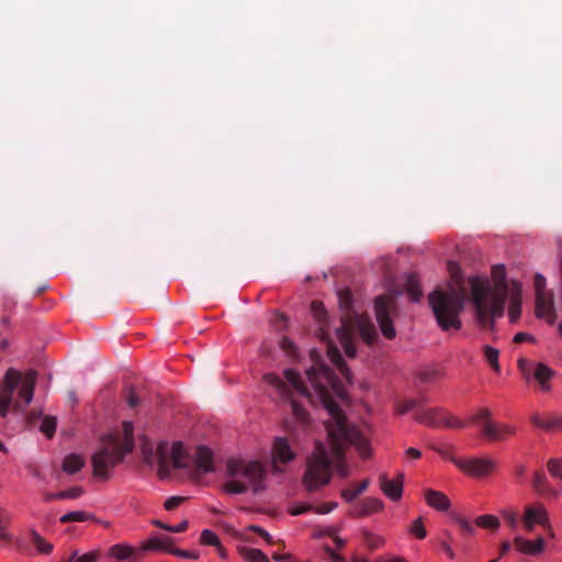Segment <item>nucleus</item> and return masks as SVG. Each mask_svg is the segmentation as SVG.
Segmentation results:
<instances>
[{"instance_id": "f257e3e1", "label": "nucleus", "mask_w": 562, "mask_h": 562, "mask_svg": "<svg viewBox=\"0 0 562 562\" xmlns=\"http://www.w3.org/2000/svg\"><path fill=\"white\" fill-rule=\"evenodd\" d=\"M321 378L327 380L331 386V392H329L318 382V409H323L322 415L318 414V419L322 418L326 442L331 456L318 441V486L329 483L333 471H336L340 477L349 475L345 463V451L349 446H353L362 458H367L371 453L368 440L348 419L344 411V406L350 404L348 392L318 355V380Z\"/></svg>"}, {"instance_id": "f03ea898", "label": "nucleus", "mask_w": 562, "mask_h": 562, "mask_svg": "<svg viewBox=\"0 0 562 562\" xmlns=\"http://www.w3.org/2000/svg\"><path fill=\"white\" fill-rule=\"evenodd\" d=\"M492 277L494 288H491L487 281L477 277L469 279L476 318L483 327H493L494 317L503 315L505 302L509 293L504 266L493 267Z\"/></svg>"}, {"instance_id": "7ed1b4c3", "label": "nucleus", "mask_w": 562, "mask_h": 562, "mask_svg": "<svg viewBox=\"0 0 562 562\" xmlns=\"http://www.w3.org/2000/svg\"><path fill=\"white\" fill-rule=\"evenodd\" d=\"M448 267L452 274V283L449 284L448 289L435 290L428 296L437 323L443 330L461 328L460 313L468 300L467 288L462 278L458 274V265L450 261Z\"/></svg>"}, {"instance_id": "20e7f679", "label": "nucleus", "mask_w": 562, "mask_h": 562, "mask_svg": "<svg viewBox=\"0 0 562 562\" xmlns=\"http://www.w3.org/2000/svg\"><path fill=\"white\" fill-rule=\"evenodd\" d=\"M134 448L133 424L123 423V431L102 437L98 450L92 456L93 474L102 480L121 463Z\"/></svg>"}, {"instance_id": "39448f33", "label": "nucleus", "mask_w": 562, "mask_h": 562, "mask_svg": "<svg viewBox=\"0 0 562 562\" xmlns=\"http://www.w3.org/2000/svg\"><path fill=\"white\" fill-rule=\"evenodd\" d=\"M37 372L29 370L21 374L18 370H7L0 385V416L7 417L10 407L15 413H23L32 402L36 384Z\"/></svg>"}, {"instance_id": "423d86ee", "label": "nucleus", "mask_w": 562, "mask_h": 562, "mask_svg": "<svg viewBox=\"0 0 562 562\" xmlns=\"http://www.w3.org/2000/svg\"><path fill=\"white\" fill-rule=\"evenodd\" d=\"M284 378L278 374L268 373L265 381L273 386L279 395L290 402L293 415L303 424L308 422V413L305 409V403L314 405L312 392L308 390L304 378L294 369H286Z\"/></svg>"}, {"instance_id": "0eeeda50", "label": "nucleus", "mask_w": 562, "mask_h": 562, "mask_svg": "<svg viewBox=\"0 0 562 562\" xmlns=\"http://www.w3.org/2000/svg\"><path fill=\"white\" fill-rule=\"evenodd\" d=\"M226 469L229 480L224 484V490L227 493L243 494L249 486H252L255 493L263 488L266 472L259 462L232 459Z\"/></svg>"}, {"instance_id": "6e6552de", "label": "nucleus", "mask_w": 562, "mask_h": 562, "mask_svg": "<svg viewBox=\"0 0 562 562\" xmlns=\"http://www.w3.org/2000/svg\"><path fill=\"white\" fill-rule=\"evenodd\" d=\"M415 419L429 427L463 428L465 426L462 420L441 407L420 408L415 413Z\"/></svg>"}, {"instance_id": "1a4fd4ad", "label": "nucleus", "mask_w": 562, "mask_h": 562, "mask_svg": "<svg viewBox=\"0 0 562 562\" xmlns=\"http://www.w3.org/2000/svg\"><path fill=\"white\" fill-rule=\"evenodd\" d=\"M140 451L144 462L149 465H153L155 462L158 463V474L161 479L169 476V443L167 441H161L154 448L150 441L144 440L140 446Z\"/></svg>"}, {"instance_id": "9d476101", "label": "nucleus", "mask_w": 562, "mask_h": 562, "mask_svg": "<svg viewBox=\"0 0 562 562\" xmlns=\"http://www.w3.org/2000/svg\"><path fill=\"white\" fill-rule=\"evenodd\" d=\"M395 308V299L390 295H380L374 300V312L383 336L393 339L396 335L391 314Z\"/></svg>"}, {"instance_id": "9b49d317", "label": "nucleus", "mask_w": 562, "mask_h": 562, "mask_svg": "<svg viewBox=\"0 0 562 562\" xmlns=\"http://www.w3.org/2000/svg\"><path fill=\"white\" fill-rule=\"evenodd\" d=\"M318 340H324L326 345V353L331 363L337 368L341 376L351 382V371L345 362V359L339 350V348L331 344L330 341L325 340V334L323 328L319 327L322 323L323 315L325 314V308L321 302H318Z\"/></svg>"}, {"instance_id": "f8f14e48", "label": "nucleus", "mask_w": 562, "mask_h": 562, "mask_svg": "<svg viewBox=\"0 0 562 562\" xmlns=\"http://www.w3.org/2000/svg\"><path fill=\"white\" fill-rule=\"evenodd\" d=\"M346 541L337 535L335 527L318 526V547H321L331 562H344L345 559L335 552L345 546Z\"/></svg>"}, {"instance_id": "ddd939ff", "label": "nucleus", "mask_w": 562, "mask_h": 562, "mask_svg": "<svg viewBox=\"0 0 562 562\" xmlns=\"http://www.w3.org/2000/svg\"><path fill=\"white\" fill-rule=\"evenodd\" d=\"M453 463L469 475L481 477L495 471L497 463L491 458L453 459Z\"/></svg>"}, {"instance_id": "4468645a", "label": "nucleus", "mask_w": 562, "mask_h": 562, "mask_svg": "<svg viewBox=\"0 0 562 562\" xmlns=\"http://www.w3.org/2000/svg\"><path fill=\"white\" fill-rule=\"evenodd\" d=\"M522 525L527 531L533 530L536 525L550 528L549 515L542 504L527 506L522 516Z\"/></svg>"}, {"instance_id": "2eb2a0df", "label": "nucleus", "mask_w": 562, "mask_h": 562, "mask_svg": "<svg viewBox=\"0 0 562 562\" xmlns=\"http://www.w3.org/2000/svg\"><path fill=\"white\" fill-rule=\"evenodd\" d=\"M482 434L488 440L504 441L516 434V428L509 424L487 420L482 425Z\"/></svg>"}, {"instance_id": "dca6fc26", "label": "nucleus", "mask_w": 562, "mask_h": 562, "mask_svg": "<svg viewBox=\"0 0 562 562\" xmlns=\"http://www.w3.org/2000/svg\"><path fill=\"white\" fill-rule=\"evenodd\" d=\"M536 314L539 318H546L551 324L554 322V297L551 291L536 294Z\"/></svg>"}, {"instance_id": "f3484780", "label": "nucleus", "mask_w": 562, "mask_h": 562, "mask_svg": "<svg viewBox=\"0 0 562 562\" xmlns=\"http://www.w3.org/2000/svg\"><path fill=\"white\" fill-rule=\"evenodd\" d=\"M379 481L382 492L391 501L395 502L402 497L404 482L403 473H398L397 476L393 480L389 479V476L383 473L379 476Z\"/></svg>"}, {"instance_id": "a211bd4d", "label": "nucleus", "mask_w": 562, "mask_h": 562, "mask_svg": "<svg viewBox=\"0 0 562 562\" xmlns=\"http://www.w3.org/2000/svg\"><path fill=\"white\" fill-rule=\"evenodd\" d=\"M214 471L213 452L210 448L200 446L196 449L193 475L200 476Z\"/></svg>"}, {"instance_id": "6ab92c4d", "label": "nucleus", "mask_w": 562, "mask_h": 562, "mask_svg": "<svg viewBox=\"0 0 562 562\" xmlns=\"http://www.w3.org/2000/svg\"><path fill=\"white\" fill-rule=\"evenodd\" d=\"M294 454L290 448V445L285 438L278 437L274 440L272 459L274 471H281L278 463H286L293 459Z\"/></svg>"}, {"instance_id": "aec40b11", "label": "nucleus", "mask_w": 562, "mask_h": 562, "mask_svg": "<svg viewBox=\"0 0 562 562\" xmlns=\"http://www.w3.org/2000/svg\"><path fill=\"white\" fill-rule=\"evenodd\" d=\"M383 502L379 498L369 497L357 504L351 508L350 515L353 517H364L383 509Z\"/></svg>"}, {"instance_id": "412c9836", "label": "nucleus", "mask_w": 562, "mask_h": 562, "mask_svg": "<svg viewBox=\"0 0 562 562\" xmlns=\"http://www.w3.org/2000/svg\"><path fill=\"white\" fill-rule=\"evenodd\" d=\"M514 546L517 551L529 555H538L542 553L546 548L544 540L541 537L537 538L535 541H531L517 536L514 539Z\"/></svg>"}, {"instance_id": "4be33fe9", "label": "nucleus", "mask_w": 562, "mask_h": 562, "mask_svg": "<svg viewBox=\"0 0 562 562\" xmlns=\"http://www.w3.org/2000/svg\"><path fill=\"white\" fill-rule=\"evenodd\" d=\"M424 498L428 506L439 512H446L450 507V501L446 494L439 491L427 488Z\"/></svg>"}, {"instance_id": "5701e85b", "label": "nucleus", "mask_w": 562, "mask_h": 562, "mask_svg": "<svg viewBox=\"0 0 562 562\" xmlns=\"http://www.w3.org/2000/svg\"><path fill=\"white\" fill-rule=\"evenodd\" d=\"M521 313V295L520 285L517 282H513L510 303L508 307V316L512 323H516Z\"/></svg>"}, {"instance_id": "b1692460", "label": "nucleus", "mask_w": 562, "mask_h": 562, "mask_svg": "<svg viewBox=\"0 0 562 562\" xmlns=\"http://www.w3.org/2000/svg\"><path fill=\"white\" fill-rule=\"evenodd\" d=\"M171 460L175 469H187V453L181 442H175L171 447L169 446L168 460ZM170 464V462L168 461Z\"/></svg>"}, {"instance_id": "393cba45", "label": "nucleus", "mask_w": 562, "mask_h": 562, "mask_svg": "<svg viewBox=\"0 0 562 562\" xmlns=\"http://www.w3.org/2000/svg\"><path fill=\"white\" fill-rule=\"evenodd\" d=\"M303 485L308 492L316 490V450L308 457L307 469L303 476Z\"/></svg>"}, {"instance_id": "a878e982", "label": "nucleus", "mask_w": 562, "mask_h": 562, "mask_svg": "<svg viewBox=\"0 0 562 562\" xmlns=\"http://www.w3.org/2000/svg\"><path fill=\"white\" fill-rule=\"evenodd\" d=\"M172 544L173 539L168 536L155 537L144 542L142 546V550H162L170 553V550H173Z\"/></svg>"}, {"instance_id": "bb28decb", "label": "nucleus", "mask_w": 562, "mask_h": 562, "mask_svg": "<svg viewBox=\"0 0 562 562\" xmlns=\"http://www.w3.org/2000/svg\"><path fill=\"white\" fill-rule=\"evenodd\" d=\"M337 335L341 346L344 347L346 355L349 358H353L356 356L357 350L352 341L351 330L346 325H342L337 330Z\"/></svg>"}, {"instance_id": "cd10ccee", "label": "nucleus", "mask_w": 562, "mask_h": 562, "mask_svg": "<svg viewBox=\"0 0 562 562\" xmlns=\"http://www.w3.org/2000/svg\"><path fill=\"white\" fill-rule=\"evenodd\" d=\"M136 550L127 544L117 543L109 549L108 554L115 558L117 561H124L133 558L136 554Z\"/></svg>"}, {"instance_id": "c85d7f7f", "label": "nucleus", "mask_w": 562, "mask_h": 562, "mask_svg": "<svg viewBox=\"0 0 562 562\" xmlns=\"http://www.w3.org/2000/svg\"><path fill=\"white\" fill-rule=\"evenodd\" d=\"M554 372L548 366L538 363L535 370V379L540 383L541 390L547 392L550 390L549 380L553 376Z\"/></svg>"}, {"instance_id": "c756f323", "label": "nucleus", "mask_w": 562, "mask_h": 562, "mask_svg": "<svg viewBox=\"0 0 562 562\" xmlns=\"http://www.w3.org/2000/svg\"><path fill=\"white\" fill-rule=\"evenodd\" d=\"M85 465L83 459L79 454H68L65 457L61 468L68 474H75Z\"/></svg>"}, {"instance_id": "7c9ffc66", "label": "nucleus", "mask_w": 562, "mask_h": 562, "mask_svg": "<svg viewBox=\"0 0 562 562\" xmlns=\"http://www.w3.org/2000/svg\"><path fill=\"white\" fill-rule=\"evenodd\" d=\"M238 552L247 562H269L267 555L259 549L240 547Z\"/></svg>"}, {"instance_id": "2f4dec72", "label": "nucleus", "mask_w": 562, "mask_h": 562, "mask_svg": "<svg viewBox=\"0 0 562 562\" xmlns=\"http://www.w3.org/2000/svg\"><path fill=\"white\" fill-rule=\"evenodd\" d=\"M532 485H533V488L539 493V494H549L551 496H554L557 497L558 496V492L550 488L548 485H547V477H546V474L543 472H537L533 476V481H532Z\"/></svg>"}, {"instance_id": "473e14b6", "label": "nucleus", "mask_w": 562, "mask_h": 562, "mask_svg": "<svg viewBox=\"0 0 562 562\" xmlns=\"http://www.w3.org/2000/svg\"><path fill=\"white\" fill-rule=\"evenodd\" d=\"M359 330H360L361 338L368 345H373L375 342V340L378 338V334H376L375 327L372 324L361 321L359 323Z\"/></svg>"}, {"instance_id": "72a5a7b5", "label": "nucleus", "mask_w": 562, "mask_h": 562, "mask_svg": "<svg viewBox=\"0 0 562 562\" xmlns=\"http://www.w3.org/2000/svg\"><path fill=\"white\" fill-rule=\"evenodd\" d=\"M369 484H370V480L369 479H364L362 480L356 488L353 490H344L341 492V497L345 499V502L347 503H351L352 501H355L360 494H362L363 492L367 491V488L369 487Z\"/></svg>"}, {"instance_id": "f704fd0d", "label": "nucleus", "mask_w": 562, "mask_h": 562, "mask_svg": "<svg viewBox=\"0 0 562 562\" xmlns=\"http://www.w3.org/2000/svg\"><path fill=\"white\" fill-rule=\"evenodd\" d=\"M31 541L36 549L44 554H49L53 551V544L47 542L36 530H30Z\"/></svg>"}, {"instance_id": "c9c22d12", "label": "nucleus", "mask_w": 562, "mask_h": 562, "mask_svg": "<svg viewBox=\"0 0 562 562\" xmlns=\"http://www.w3.org/2000/svg\"><path fill=\"white\" fill-rule=\"evenodd\" d=\"M483 352H484L485 360L488 362V364L492 367V369L496 373H499L501 367L498 363V357H499L498 349L486 345L483 347Z\"/></svg>"}, {"instance_id": "e433bc0d", "label": "nucleus", "mask_w": 562, "mask_h": 562, "mask_svg": "<svg viewBox=\"0 0 562 562\" xmlns=\"http://www.w3.org/2000/svg\"><path fill=\"white\" fill-rule=\"evenodd\" d=\"M475 524H476V526H479L481 528H486V529H492V530L498 529V527L501 525L499 519L493 515L479 516L475 519Z\"/></svg>"}, {"instance_id": "4c0bfd02", "label": "nucleus", "mask_w": 562, "mask_h": 562, "mask_svg": "<svg viewBox=\"0 0 562 562\" xmlns=\"http://www.w3.org/2000/svg\"><path fill=\"white\" fill-rule=\"evenodd\" d=\"M406 289L412 301L417 302L422 297L423 293L419 288L418 281L415 276H409L406 280Z\"/></svg>"}, {"instance_id": "58836bf2", "label": "nucleus", "mask_w": 562, "mask_h": 562, "mask_svg": "<svg viewBox=\"0 0 562 562\" xmlns=\"http://www.w3.org/2000/svg\"><path fill=\"white\" fill-rule=\"evenodd\" d=\"M91 518V515L83 510L69 512L60 517L61 524H68L74 521H86Z\"/></svg>"}, {"instance_id": "ea45409f", "label": "nucleus", "mask_w": 562, "mask_h": 562, "mask_svg": "<svg viewBox=\"0 0 562 562\" xmlns=\"http://www.w3.org/2000/svg\"><path fill=\"white\" fill-rule=\"evenodd\" d=\"M57 420L53 416H46L40 427V430L47 437L52 438L56 431Z\"/></svg>"}, {"instance_id": "a19ab883", "label": "nucleus", "mask_w": 562, "mask_h": 562, "mask_svg": "<svg viewBox=\"0 0 562 562\" xmlns=\"http://www.w3.org/2000/svg\"><path fill=\"white\" fill-rule=\"evenodd\" d=\"M200 542L203 546L220 547V538L215 532L209 529H204L200 536Z\"/></svg>"}, {"instance_id": "79ce46f5", "label": "nucleus", "mask_w": 562, "mask_h": 562, "mask_svg": "<svg viewBox=\"0 0 562 562\" xmlns=\"http://www.w3.org/2000/svg\"><path fill=\"white\" fill-rule=\"evenodd\" d=\"M154 524H155V526H157V527H159V528H161L164 530H167L169 532H175V533L186 531L188 529V526H189L188 520H182L180 524L175 525V526L164 524L160 520H155Z\"/></svg>"}, {"instance_id": "37998d69", "label": "nucleus", "mask_w": 562, "mask_h": 562, "mask_svg": "<svg viewBox=\"0 0 562 562\" xmlns=\"http://www.w3.org/2000/svg\"><path fill=\"white\" fill-rule=\"evenodd\" d=\"M311 359L313 360V364L310 369L306 370V376L312 387L316 390V349L312 348L310 350Z\"/></svg>"}, {"instance_id": "c03bdc74", "label": "nucleus", "mask_w": 562, "mask_h": 562, "mask_svg": "<svg viewBox=\"0 0 562 562\" xmlns=\"http://www.w3.org/2000/svg\"><path fill=\"white\" fill-rule=\"evenodd\" d=\"M339 305L346 313H349L352 306V294L349 290L338 292Z\"/></svg>"}, {"instance_id": "a18cd8bd", "label": "nucleus", "mask_w": 562, "mask_h": 562, "mask_svg": "<svg viewBox=\"0 0 562 562\" xmlns=\"http://www.w3.org/2000/svg\"><path fill=\"white\" fill-rule=\"evenodd\" d=\"M409 532L414 535L417 539H425L427 536V531L424 527L423 518L418 517L415 519L409 528Z\"/></svg>"}, {"instance_id": "49530a36", "label": "nucleus", "mask_w": 562, "mask_h": 562, "mask_svg": "<svg viewBox=\"0 0 562 562\" xmlns=\"http://www.w3.org/2000/svg\"><path fill=\"white\" fill-rule=\"evenodd\" d=\"M547 468L553 477L562 480V459H550L547 462Z\"/></svg>"}, {"instance_id": "de8ad7c7", "label": "nucleus", "mask_w": 562, "mask_h": 562, "mask_svg": "<svg viewBox=\"0 0 562 562\" xmlns=\"http://www.w3.org/2000/svg\"><path fill=\"white\" fill-rule=\"evenodd\" d=\"M422 404H423V401H419V400H409V401L403 402L397 405L396 414H398V415L406 414L407 412H409L414 408H419L422 406Z\"/></svg>"}, {"instance_id": "09e8293b", "label": "nucleus", "mask_w": 562, "mask_h": 562, "mask_svg": "<svg viewBox=\"0 0 562 562\" xmlns=\"http://www.w3.org/2000/svg\"><path fill=\"white\" fill-rule=\"evenodd\" d=\"M83 494V490L80 486H74L69 490L58 492L57 496H60V499H77Z\"/></svg>"}, {"instance_id": "8fccbe9b", "label": "nucleus", "mask_w": 562, "mask_h": 562, "mask_svg": "<svg viewBox=\"0 0 562 562\" xmlns=\"http://www.w3.org/2000/svg\"><path fill=\"white\" fill-rule=\"evenodd\" d=\"M531 423L533 426L544 429V430H553V422L552 419H543L539 415L535 414L531 416Z\"/></svg>"}, {"instance_id": "3c124183", "label": "nucleus", "mask_w": 562, "mask_h": 562, "mask_svg": "<svg viewBox=\"0 0 562 562\" xmlns=\"http://www.w3.org/2000/svg\"><path fill=\"white\" fill-rule=\"evenodd\" d=\"M453 520L460 526V528L465 535H473L475 532V528L473 527V525L462 516L456 515L453 517Z\"/></svg>"}, {"instance_id": "603ef678", "label": "nucleus", "mask_w": 562, "mask_h": 562, "mask_svg": "<svg viewBox=\"0 0 562 562\" xmlns=\"http://www.w3.org/2000/svg\"><path fill=\"white\" fill-rule=\"evenodd\" d=\"M364 541H366V544L370 549H376V548L381 547L384 542L383 538H381L380 536L372 535V533H366Z\"/></svg>"}, {"instance_id": "864d4df0", "label": "nucleus", "mask_w": 562, "mask_h": 562, "mask_svg": "<svg viewBox=\"0 0 562 562\" xmlns=\"http://www.w3.org/2000/svg\"><path fill=\"white\" fill-rule=\"evenodd\" d=\"M99 551H91L80 557L78 554L72 559V562H95L99 559Z\"/></svg>"}, {"instance_id": "5fc2aeb1", "label": "nucleus", "mask_w": 562, "mask_h": 562, "mask_svg": "<svg viewBox=\"0 0 562 562\" xmlns=\"http://www.w3.org/2000/svg\"><path fill=\"white\" fill-rule=\"evenodd\" d=\"M312 507H313V506H312L311 504L299 503V504L293 505V506L289 509V512H290V514H291V515H293V516H297V515H302V514H304V513H306V512L311 510V509H312Z\"/></svg>"}, {"instance_id": "6e6d98bb", "label": "nucleus", "mask_w": 562, "mask_h": 562, "mask_svg": "<svg viewBox=\"0 0 562 562\" xmlns=\"http://www.w3.org/2000/svg\"><path fill=\"white\" fill-rule=\"evenodd\" d=\"M533 285H535L536 294L549 292L546 289V278L542 274L537 273L535 276Z\"/></svg>"}, {"instance_id": "4d7b16f0", "label": "nucleus", "mask_w": 562, "mask_h": 562, "mask_svg": "<svg viewBox=\"0 0 562 562\" xmlns=\"http://www.w3.org/2000/svg\"><path fill=\"white\" fill-rule=\"evenodd\" d=\"M491 411L488 408H481L473 417L472 422L480 423L482 422V425L486 423L487 420H491Z\"/></svg>"}, {"instance_id": "13d9d810", "label": "nucleus", "mask_w": 562, "mask_h": 562, "mask_svg": "<svg viewBox=\"0 0 562 562\" xmlns=\"http://www.w3.org/2000/svg\"><path fill=\"white\" fill-rule=\"evenodd\" d=\"M502 515L505 518V520L508 522L510 528H513V529L517 528V526H518V517H517V514L515 512L503 510Z\"/></svg>"}, {"instance_id": "bf43d9fd", "label": "nucleus", "mask_w": 562, "mask_h": 562, "mask_svg": "<svg viewBox=\"0 0 562 562\" xmlns=\"http://www.w3.org/2000/svg\"><path fill=\"white\" fill-rule=\"evenodd\" d=\"M280 347L286 352L288 356L295 357V347L289 338L283 337L280 341Z\"/></svg>"}, {"instance_id": "052dcab7", "label": "nucleus", "mask_w": 562, "mask_h": 562, "mask_svg": "<svg viewBox=\"0 0 562 562\" xmlns=\"http://www.w3.org/2000/svg\"><path fill=\"white\" fill-rule=\"evenodd\" d=\"M184 501V497H180V496H172V497H169L166 502H165V508L167 510H173L176 509L177 507L180 506V504Z\"/></svg>"}, {"instance_id": "680f3d73", "label": "nucleus", "mask_w": 562, "mask_h": 562, "mask_svg": "<svg viewBox=\"0 0 562 562\" xmlns=\"http://www.w3.org/2000/svg\"><path fill=\"white\" fill-rule=\"evenodd\" d=\"M170 553L173 555L180 557V558H184V559H198L199 558V554L196 552L186 551V550L175 549V548H173V550H170Z\"/></svg>"}, {"instance_id": "e2e57ef3", "label": "nucleus", "mask_w": 562, "mask_h": 562, "mask_svg": "<svg viewBox=\"0 0 562 562\" xmlns=\"http://www.w3.org/2000/svg\"><path fill=\"white\" fill-rule=\"evenodd\" d=\"M249 530L251 531H255L256 533H258L260 537H262L268 543H271L272 542V538L271 536L265 530L262 529L261 527L259 526H256V525H251L249 527Z\"/></svg>"}, {"instance_id": "0e129e2a", "label": "nucleus", "mask_w": 562, "mask_h": 562, "mask_svg": "<svg viewBox=\"0 0 562 562\" xmlns=\"http://www.w3.org/2000/svg\"><path fill=\"white\" fill-rule=\"evenodd\" d=\"M336 507V502L318 504V514H328Z\"/></svg>"}, {"instance_id": "69168bd1", "label": "nucleus", "mask_w": 562, "mask_h": 562, "mask_svg": "<svg viewBox=\"0 0 562 562\" xmlns=\"http://www.w3.org/2000/svg\"><path fill=\"white\" fill-rule=\"evenodd\" d=\"M11 520L10 514L3 507H0V527L5 526Z\"/></svg>"}, {"instance_id": "338daca9", "label": "nucleus", "mask_w": 562, "mask_h": 562, "mask_svg": "<svg viewBox=\"0 0 562 562\" xmlns=\"http://www.w3.org/2000/svg\"><path fill=\"white\" fill-rule=\"evenodd\" d=\"M440 544H441L442 550L447 553V555L450 559H454V551L452 550V548L449 544V542L446 541V540H441Z\"/></svg>"}, {"instance_id": "774afa93", "label": "nucleus", "mask_w": 562, "mask_h": 562, "mask_svg": "<svg viewBox=\"0 0 562 562\" xmlns=\"http://www.w3.org/2000/svg\"><path fill=\"white\" fill-rule=\"evenodd\" d=\"M527 340H532V337L526 333H517L514 337V342L520 344Z\"/></svg>"}]
</instances>
